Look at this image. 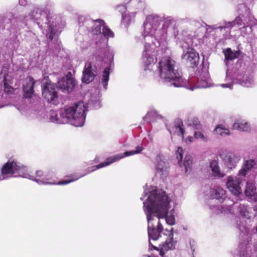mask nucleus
<instances>
[{
	"label": "nucleus",
	"mask_w": 257,
	"mask_h": 257,
	"mask_svg": "<svg viewBox=\"0 0 257 257\" xmlns=\"http://www.w3.org/2000/svg\"><path fill=\"white\" fill-rule=\"evenodd\" d=\"M178 33L173 20L167 19L162 22L161 17L154 15L146 18L142 34L145 43L142 55L145 71L152 70L157 61L156 55L159 48L165 46L168 37L175 38Z\"/></svg>",
	"instance_id": "obj_1"
},
{
	"label": "nucleus",
	"mask_w": 257,
	"mask_h": 257,
	"mask_svg": "<svg viewBox=\"0 0 257 257\" xmlns=\"http://www.w3.org/2000/svg\"><path fill=\"white\" fill-rule=\"evenodd\" d=\"M140 153V146L136 147L135 150L126 151L123 154H117L113 157L108 158L106 161L102 162L95 166L89 168L86 170V172L83 174H77L72 176L69 180H65L58 182L52 181L51 178L47 177L46 175H44L41 170L37 171L36 172V177L29 174L28 168L26 166L22 165L21 163L15 160H9L6 163L4 164L1 169L0 174V181L7 180L14 176L15 177H20L28 178L33 180L40 185H64L71 182L75 181L78 179L85 176L86 174L92 172L97 169L107 166L110 164L115 162L120 159Z\"/></svg>",
	"instance_id": "obj_2"
},
{
	"label": "nucleus",
	"mask_w": 257,
	"mask_h": 257,
	"mask_svg": "<svg viewBox=\"0 0 257 257\" xmlns=\"http://www.w3.org/2000/svg\"><path fill=\"white\" fill-rule=\"evenodd\" d=\"M140 199L144 201L143 209L148 223L149 242L151 239L157 240L161 236V233L166 232L160 220L171 208V200L165 191L148 185L145 186Z\"/></svg>",
	"instance_id": "obj_3"
},
{
	"label": "nucleus",
	"mask_w": 257,
	"mask_h": 257,
	"mask_svg": "<svg viewBox=\"0 0 257 257\" xmlns=\"http://www.w3.org/2000/svg\"><path fill=\"white\" fill-rule=\"evenodd\" d=\"M87 110L85 104L83 102H79L58 111H50L49 119L56 123L69 122L75 126L81 127L84 124Z\"/></svg>",
	"instance_id": "obj_4"
},
{
	"label": "nucleus",
	"mask_w": 257,
	"mask_h": 257,
	"mask_svg": "<svg viewBox=\"0 0 257 257\" xmlns=\"http://www.w3.org/2000/svg\"><path fill=\"white\" fill-rule=\"evenodd\" d=\"M160 81L175 87L186 86V80L182 77V72L176 62L170 58H163L158 64Z\"/></svg>",
	"instance_id": "obj_5"
},
{
	"label": "nucleus",
	"mask_w": 257,
	"mask_h": 257,
	"mask_svg": "<svg viewBox=\"0 0 257 257\" xmlns=\"http://www.w3.org/2000/svg\"><path fill=\"white\" fill-rule=\"evenodd\" d=\"M97 63L87 62L85 63L83 70L82 81L86 84L92 82L97 75L101 69L99 63L105 61V59L111 62L113 59L114 53L112 50L107 46L106 42L101 43L100 47L97 46V52L95 53Z\"/></svg>",
	"instance_id": "obj_6"
},
{
	"label": "nucleus",
	"mask_w": 257,
	"mask_h": 257,
	"mask_svg": "<svg viewBox=\"0 0 257 257\" xmlns=\"http://www.w3.org/2000/svg\"><path fill=\"white\" fill-rule=\"evenodd\" d=\"M19 22L24 21L25 23L29 21L36 23L42 30V33L51 41L56 38L57 31L56 25L50 20V17L46 12H43L42 8H35L28 16H21L18 20Z\"/></svg>",
	"instance_id": "obj_7"
},
{
	"label": "nucleus",
	"mask_w": 257,
	"mask_h": 257,
	"mask_svg": "<svg viewBox=\"0 0 257 257\" xmlns=\"http://www.w3.org/2000/svg\"><path fill=\"white\" fill-rule=\"evenodd\" d=\"M78 24L81 31L86 30L92 35H99L106 38L113 37V33L105 26L104 21L100 19L93 20L84 16L78 18Z\"/></svg>",
	"instance_id": "obj_8"
},
{
	"label": "nucleus",
	"mask_w": 257,
	"mask_h": 257,
	"mask_svg": "<svg viewBox=\"0 0 257 257\" xmlns=\"http://www.w3.org/2000/svg\"><path fill=\"white\" fill-rule=\"evenodd\" d=\"M225 81L226 83L222 84L221 86L229 88H231L233 84L235 83L244 87H250L254 83L252 77L244 74V71L242 69H234L232 72L227 70Z\"/></svg>",
	"instance_id": "obj_9"
},
{
	"label": "nucleus",
	"mask_w": 257,
	"mask_h": 257,
	"mask_svg": "<svg viewBox=\"0 0 257 257\" xmlns=\"http://www.w3.org/2000/svg\"><path fill=\"white\" fill-rule=\"evenodd\" d=\"M226 198L225 191L220 188L217 187L213 190L211 194V199L209 202V208L215 214L231 213L232 204L222 205L221 206L214 205L213 203L218 201L221 203Z\"/></svg>",
	"instance_id": "obj_10"
},
{
	"label": "nucleus",
	"mask_w": 257,
	"mask_h": 257,
	"mask_svg": "<svg viewBox=\"0 0 257 257\" xmlns=\"http://www.w3.org/2000/svg\"><path fill=\"white\" fill-rule=\"evenodd\" d=\"M110 69L107 67L103 71L101 81L98 84V91L96 94L91 95L87 105L94 109H98L101 107L100 91H105L107 88L108 81L109 79Z\"/></svg>",
	"instance_id": "obj_11"
},
{
	"label": "nucleus",
	"mask_w": 257,
	"mask_h": 257,
	"mask_svg": "<svg viewBox=\"0 0 257 257\" xmlns=\"http://www.w3.org/2000/svg\"><path fill=\"white\" fill-rule=\"evenodd\" d=\"M236 227L238 229L242 237L245 240L244 242L240 241L239 244L240 257H250L251 249L249 246V242L247 240L248 228L244 224V221L242 219L236 221Z\"/></svg>",
	"instance_id": "obj_12"
},
{
	"label": "nucleus",
	"mask_w": 257,
	"mask_h": 257,
	"mask_svg": "<svg viewBox=\"0 0 257 257\" xmlns=\"http://www.w3.org/2000/svg\"><path fill=\"white\" fill-rule=\"evenodd\" d=\"M173 228L170 229H166L165 231L167 232H164V234L165 235H168V238L166 240L160 244L158 247L156 246L153 245L151 241L149 242L150 246H152V248L157 250H160V254L163 256L166 252L170 250H173L175 248L177 241L173 238V233L172 232Z\"/></svg>",
	"instance_id": "obj_13"
},
{
	"label": "nucleus",
	"mask_w": 257,
	"mask_h": 257,
	"mask_svg": "<svg viewBox=\"0 0 257 257\" xmlns=\"http://www.w3.org/2000/svg\"><path fill=\"white\" fill-rule=\"evenodd\" d=\"M183 52L182 55V60L183 62L189 63L192 67L198 65L199 56L195 50L190 47L187 43L181 45Z\"/></svg>",
	"instance_id": "obj_14"
},
{
	"label": "nucleus",
	"mask_w": 257,
	"mask_h": 257,
	"mask_svg": "<svg viewBox=\"0 0 257 257\" xmlns=\"http://www.w3.org/2000/svg\"><path fill=\"white\" fill-rule=\"evenodd\" d=\"M243 178L242 176H239L238 174L236 176L228 177L226 186L232 194L237 196L241 193V185Z\"/></svg>",
	"instance_id": "obj_15"
},
{
	"label": "nucleus",
	"mask_w": 257,
	"mask_h": 257,
	"mask_svg": "<svg viewBox=\"0 0 257 257\" xmlns=\"http://www.w3.org/2000/svg\"><path fill=\"white\" fill-rule=\"evenodd\" d=\"M224 166L230 170L235 168L241 159V156L238 153L228 152L225 155H220Z\"/></svg>",
	"instance_id": "obj_16"
},
{
	"label": "nucleus",
	"mask_w": 257,
	"mask_h": 257,
	"mask_svg": "<svg viewBox=\"0 0 257 257\" xmlns=\"http://www.w3.org/2000/svg\"><path fill=\"white\" fill-rule=\"evenodd\" d=\"M155 169L156 174L160 177H166L169 173V165L162 155H157L155 158Z\"/></svg>",
	"instance_id": "obj_17"
},
{
	"label": "nucleus",
	"mask_w": 257,
	"mask_h": 257,
	"mask_svg": "<svg viewBox=\"0 0 257 257\" xmlns=\"http://www.w3.org/2000/svg\"><path fill=\"white\" fill-rule=\"evenodd\" d=\"M211 86L210 79L209 73L206 71H203L199 78L196 84L192 86H189V82L186 80V86L185 87L188 89L193 90L195 88H204Z\"/></svg>",
	"instance_id": "obj_18"
},
{
	"label": "nucleus",
	"mask_w": 257,
	"mask_h": 257,
	"mask_svg": "<svg viewBox=\"0 0 257 257\" xmlns=\"http://www.w3.org/2000/svg\"><path fill=\"white\" fill-rule=\"evenodd\" d=\"M42 95L48 102L55 101L58 96L55 85L47 83L42 88Z\"/></svg>",
	"instance_id": "obj_19"
},
{
	"label": "nucleus",
	"mask_w": 257,
	"mask_h": 257,
	"mask_svg": "<svg viewBox=\"0 0 257 257\" xmlns=\"http://www.w3.org/2000/svg\"><path fill=\"white\" fill-rule=\"evenodd\" d=\"M75 86L74 80L70 77L65 76L58 81L57 88L62 92L69 93Z\"/></svg>",
	"instance_id": "obj_20"
},
{
	"label": "nucleus",
	"mask_w": 257,
	"mask_h": 257,
	"mask_svg": "<svg viewBox=\"0 0 257 257\" xmlns=\"http://www.w3.org/2000/svg\"><path fill=\"white\" fill-rule=\"evenodd\" d=\"M209 168L210 169V175L214 179H221L225 175L224 171L221 169L219 166L217 159L209 161Z\"/></svg>",
	"instance_id": "obj_21"
},
{
	"label": "nucleus",
	"mask_w": 257,
	"mask_h": 257,
	"mask_svg": "<svg viewBox=\"0 0 257 257\" xmlns=\"http://www.w3.org/2000/svg\"><path fill=\"white\" fill-rule=\"evenodd\" d=\"M35 83L34 79L30 77H27L23 81V88L24 96L25 98H30L34 95V85Z\"/></svg>",
	"instance_id": "obj_22"
},
{
	"label": "nucleus",
	"mask_w": 257,
	"mask_h": 257,
	"mask_svg": "<svg viewBox=\"0 0 257 257\" xmlns=\"http://www.w3.org/2000/svg\"><path fill=\"white\" fill-rule=\"evenodd\" d=\"M243 15H241V14H239V15L238 17H237L232 22H224V25L222 26H219L216 29H219L220 30H222L223 29H230L232 28L233 27L235 26V25H237L238 26H241L242 27V31L241 33H243V29H245V24H248V22H245L243 20Z\"/></svg>",
	"instance_id": "obj_23"
},
{
	"label": "nucleus",
	"mask_w": 257,
	"mask_h": 257,
	"mask_svg": "<svg viewBox=\"0 0 257 257\" xmlns=\"http://www.w3.org/2000/svg\"><path fill=\"white\" fill-rule=\"evenodd\" d=\"M257 162L253 159L244 160L242 167L238 172L239 176L245 177L251 170L256 165Z\"/></svg>",
	"instance_id": "obj_24"
},
{
	"label": "nucleus",
	"mask_w": 257,
	"mask_h": 257,
	"mask_svg": "<svg viewBox=\"0 0 257 257\" xmlns=\"http://www.w3.org/2000/svg\"><path fill=\"white\" fill-rule=\"evenodd\" d=\"M245 194L246 196L249 198L251 200L256 201L257 200V194L256 192V188L253 182L248 181L246 183Z\"/></svg>",
	"instance_id": "obj_25"
},
{
	"label": "nucleus",
	"mask_w": 257,
	"mask_h": 257,
	"mask_svg": "<svg viewBox=\"0 0 257 257\" xmlns=\"http://www.w3.org/2000/svg\"><path fill=\"white\" fill-rule=\"evenodd\" d=\"M233 130L242 132H248L250 130V124L245 120L242 119L235 120L232 125Z\"/></svg>",
	"instance_id": "obj_26"
},
{
	"label": "nucleus",
	"mask_w": 257,
	"mask_h": 257,
	"mask_svg": "<svg viewBox=\"0 0 257 257\" xmlns=\"http://www.w3.org/2000/svg\"><path fill=\"white\" fill-rule=\"evenodd\" d=\"M244 9L246 11V15H243V20L245 22H248V24H245V29L248 28L249 31H251V27L255 24L254 20L252 16L249 14L248 12L246 11V7L244 5H239V10L240 8Z\"/></svg>",
	"instance_id": "obj_27"
},
{
	"label": "nucleus",
	"mask_w": 257,
	"mask_h": 257,
	"mask_svg": "<svg viewBox=\"0 0 257 257\" xmlns=\"http://www.w3.org/2000/svg\"><path fill=\"white\" fill-rule=\"evenodd\" d=\"M239 211L242 216L248 219L253 218L254 214L251 212L252 209L244 204H240L238 206Z\"/></svg>",
	"instance_id": "obj_28"
},
{
	"label": "nucleus",
	"mask_w": 257,
	"mask_h": 257,
	"mask_svg": "<svg viewBox=\"0 0 257 257\" xmlns=\"http://www.w3.org/2000/svg\"><path fill=\"white\" fill-rule=\"evenodd\" d=\"M226 61L233 60L239 57L240 55L239 51H233L230 48H227L223 50Z\"/></svg>",
	"instance_id": "obj_29"
},
{
	"label": "nucleus",
	"mask_w": 257,
	"mask_h": 257,
	"mask_svg": "<svg viewBox=\"0 0 257 257\" xmlns=\"http://www.w3.org/2000/svg\"><path fill=\"white\" fill-rule=\"evenodd\" d=\"M214 134L222 137L229 136L231 135L229 130L223 124H219L216 126L213 131Z\"/></svg>",
	"instance_id": "obj_30"
},
{
	"label": "nucleus",
	"mask_w": 257,
	"mask_h": 257,
	"mask_svg": "<svg viewBox=\"0 0 257 257\" xmlns=\"http://www.w3.org/2000/svg\"><path fill=\"white\" fill-rule=\"evenodd\" d=\"M128 8L132 9H142L144 6V3L141 0H130L126 3Z\"/></svg>",
	"instance_id": "obj_31"
},
{
	"label": "nucleus",
	"mask_w": 257,
	"mask_h": 257,
	"mask_svg": "<svg viewBox=\"0 0 257 257\" xmlns=\"http://www.w3.org/2000/svg\"><path fill=\"white\" fill-rule=\"evenodd\" d=\"M10 81L8 78V76L5 75L4 78V91L8 94H12L14 89L10 85Z\"/></svg>",
	"instance_id": "obj_32"
},
{
	"label": "nucleus",
	"mask_w": 257,
	"mask_h": 257,
	"mask_svg": "<svg viewBox=\"0 0 257 257\" xmlns=\"http://www.w3.org/2000/svg\"><path fill=\"white\" fill-rule=\"evenodd\" d=\"M192 164V157L190 155H187L185 156L183 162V166L185 169L186 173H188L190 169Z\"/></svg>",
	"instance_id": "obj_33"
},
{
	"label": "nucleus",
	"mask_w": 257,
	"mask_h": 257,
	"mask_svg": "<svg viewBox=\"0 0 257 257\" xmlns=\"http://www.w3.org/2000/svg\"><path fill=\"white\" fill-rule=\"evenodd\" d=\"M183 122L182 121L179 120L178 121L177 123V125L175 126L174 129L175 133L177 134L178 136H181L182 137V139H184V130L183 128Z\"/></svg>",
	"instance_id": "obj_34"
},
{
	"label": "nucleus",
	"mask_w": 257,
	"mask_h": 257,
	"mask_svg": "<svg viewBox=\"0 0 257 257\" xmlns=\"http://www.w3.org/2000/svg\"><path fill=\"white\" fill-rule=\"evenodd\" d=\"M135 17V14L134 13H132L131 14H126V12L124 14H122V20L124 23H125L126 25L129 24L132 18H134Z\"/></svg>",
	"instance_id": "obj_35"
},
{
	"label": "nucleus",
	"mask_w": 257,
	"mask_h": 257,
	"mask_svg": "<svg viewBox=\"0 0 257 257\" xmlns=\"http://www.w3.org/2000/svg\"><path fill=\"white\" fill-rule=\"evenodd\" d=\"M52 7V5L51 3H48L46 6L45 8H42L43 12H46L47 15H48L50 17V20L53 21L54 23H55L54 20L55 19L53 18V16H51V14L50 13L51 8Z\"/></svg>",
	"instance_id": "obj_36"
},
{
	"label": "nucleus",
	"mask_w": 257,
	"mask_h": 257,
	"mask_svg": "<svg viewBox=\"0 0 257 257\" xmlns=\"http://www.w3.org/2000/svg\"><path fill=\"white\" fill-rule=\"evenodd\" d=\"M169 212V211L168 212ZM168 214L165 215L164 217L160 218V219H165V221L168 224L173 225L175 224V218L173 215H167Z\"/></svg>",
	"instance_id": "obj_37"
},
{
	"label": "nucleus",
	"mask_w": 257,
	"mask_h": 257,
	"mask_svg": "<svg viewBox=\"0 0 257 257\" xmlns=\"http://www.w3.org/2000/svg\"><path fill=\"white\" fill-rule=\"evenodd\" d=\"M194 137L196 139H200L204 142H207L208 141V138L207 136H205L202 133L198 131L194 133Z\"/></svg>",
	"instance_id": "obj_38"
},
{
	"label": "nucleus",
	"mask_w": 257,
	"mask_h": 257,
	"mask_svg": "<svg viewBox=\"0 0 257 257\" xmlns=\"http://www.w3.org/2000/svg\"><path fill=\"white\" fill-rule=\"evenodd\" d=\"M190 121H191V122L189 123V124L190 125L193 126L194 127H195L196 129H198L200 128V124L198 119L197 118L193 117V118H191Z\"/></svg>",
	"instance_id": "obj_39"
},
{
	"label": "nucleus",
	"mask_w": 257,
	"mask_h": 257,
	"mask_svg": "<svg viewBox=\"0 0 257 257\" xmlns=\"http://www.w3.org/2000/svg\"><path fill=\"white\" fill-rule=\"evenodd\" d=\"M183 150L181 147H178L176 152V158L179 162L181 161L183 158Z\"/></svg>",
	"instance_id": "obj_40"
},
{
	"label": "nucleus",
	"mask_w": 257,
	"mask_h": 257,
	"mask_svg": "<svg viewBox=\"0 0 257 257\" xmlns=\"http://www.w3.org/2000/svg\"><path fill=\"white\" fill-rule=\"evenodd\" d=\"M127 5L126 6H125L124 5H118L117 7V9H118V11L120 12L122 14H124V13L125 12H124V11L127 8Z\"/></svg>",
	"instance_id": "obj_41"
},
{
	"label": "nucleus",
	"mask_w": 257,
	"mask_h": 257,
	"mask_svg": "<svg viewBox=\"0 0 257 257\" xmlns=\"http://www.w3.org/2000/svg\"><path fill=\"white\" fill-rule=\"evenodd\" d=\"M193 137H191V136H189L186 139L185 142H186V143H191L193 142Z\"/></svg>",
	"instance_id": "obj_42"
},
{
	"label": "nucleus",
	"mask_w": 257,
	"mask_h": 257,
	"mask_svg": "<svg viewBox=\"0 0 257 257\" xmlns=\"http://www.w3.org/2000/svg\"><path fill=\"white\" fill-rule=\"evenodd\" d=\"M19 3L21 6H25L27 4L26 0H19Z\"/></svg>",
	"instance_id": "obj_43"
},
{
	"label": "nucleus",
	"mask_w": 257,
	"mask_h": 257,
	"mask_svg": "<svg viewBox=\"0 0 257 257\" xmlns=\"http://www.w3.org/2000/svg\"><path fill=\"white\" fill-rule=\"evenodd\" d=\"M152 112H148L146 116L144 118V119H148L149 117H150V116L151 115Z\"/></svg>",
	"instance_id": "obj_44"
},
{
	"label": "nucleus",
	"mask_w": 257,
	"mask_h": 257,
	"mask_svg": "<svg viewBox=\"0 0 257 257\" xmlns=\"http://www.w3.org/2000/svg\"><path fill=\"white\" fill-rule=\"evenodd\" d=\"M254 181L257 184V173L255 174L254 177Z\"/></svg>",
	"instance_id": "obj_45"
},
{
	"label": "nucleus",
	"mask_w": 257,
	"mask_h": 257,
	"mask_svg": "<svg viewBox=\"0 0 257 257\" xmlns=\"http://www.w3.org/2000/svg\"><path fill=\"white\" fill-rule=\"evenodd\" d=\"M254 250L257 252V243L254 245Z\"/></svg>",
	"instance_id": "obj_46"
},
{
	"label": "nucleus",
	"mask_w": 257,
	"mask_h": 257,
	"mask_svg": "<svg viewBox=\"0 0 257 257\" xmlns=\"http://www.w3.org/2000/svg\"><path fill=\"white\" fill-rule=\"evenodd\" d=\"M253 211H255L257 212V205L255 206V207L253 209Z\"/></svg>",
	"instance_id": "obj_47"
},
{
	"label": "nucleus",
	"mask_w": 257,
	"mask_h": 257,
	"mask_svg": "<svg viewBox=\"0 0 257 257\" xmlns=\"http://www.w3.org/2000/svg\"><path fill=\"white\" fill-rule=\"evenodd\" d=\"M190 244L191 246L192 247L191 242V241L190 242Z\"/></svg>",
	"instance_id": "obj_48"
},
{
	"label": "nucleus",
	"mask_w": 257,
	"mask_h": 257,
	"mask_svg": "<svg viewBox=\"0 0 257 257\" xmlns=\"http://www.w3.org/2000/svg\"><path fill=\"white\" fill-rule=\"evenodd\" d=\"M256 232H257V226H256Z\"/></svg>",
	"instance_id": "obj_49"
}]
</instances>
